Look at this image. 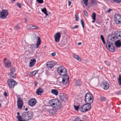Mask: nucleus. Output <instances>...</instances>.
Wrapping results in <instances>:
<instances>
[{"instance_id":"1","label":"nucleus","mask_w":121,"mask_h":121,"mask_svg":"<svg viewBox=\"0 0 121 121\" xmlns=\"http://www.w3.org/2000/svg\"><path fill=\"white\" fill-rule=\"evenodd\" d=\"M49 103L55 109H60L61 107V103L60 100L57 99H52L49 101Z\"/></svg>"},{"instance_id":"2","label":"nucleus","mask_w":121,"mask_h":121,"mask_svg":"<svg viewBox=\"0 0 121 121\" xmlns=\"http://www.w3.org/2000/svg\"><path fill=\"white\" fill-rule=\"evenodd\" d=\"M84 97V101L86 103H89L90 104L93 101V96L90 93H87L85 94Z\"/></svg>"},{"instance_id":"3","label":"nucleus","mask_w":121,"mask_h":121,"mask_svg":"<svg viewBox=\"0 0 121 121\" xmlns=\"http://www.w3.org/2000/svg\"><path fill=\"white\" fill-rule=\"evenodd\" d=\"M31 39L34 42H35L37 40L36 48H38L41 43V40L40 38L35 34H34L32 35V37L31 38Z\"/></svg>"},{"instance_id":"4","label":"nucleus","mask_w":121,"mask_h":121,"mask_svg":"<svg viewBox=\"0 0 121 121\" xmlns=\"http://www.w3.org/2000/svg\"><path fill=\"white\" fill-rule=\"evenodd\" d=\"M57 70L58 73L59 75H61L66 74L67 72L66 69L62 66H60L58 67Z\"/></svg>"},{"instance_id":"5","label":"nucleus","mask_w":121,"mask_h":121,"mask_svg":"<svg viewBox=\"0 0 121 121\" xmlns=\"http://www.w3.org/2000/svg\"><path fill=\"white\" fill-rule=\"evenodd\" d=\"M83 105L81 107V111L82 112H85L88 111L91 108V105L89 103H86Z\"/></svg>"},{"instance_id":"6","label":"nucleus","mask_w":121,"mask_h":121,"mask_svg":"<svg viewBox=\"0 0 121 121\" xmlns=\"http://www.w3.org/2000/svg\"><path fill=\"white\" fill-rule=\"evenodd\" d=\"M7 83L9 86L12 89L13 88L14 86L17 84V82L12 79H10L8 80Z\"/></svg>"},{"instance_id":"7","label":"nucleus","mask_w":121,"mask_h":121,"mask_svg":"<svg viewBox=\"0 0 121 121\" xmlns=\"http://www.w3.org/2000/svg\"><path fill=\"white\" fill-rule=\"evenodd\" d=\"M106 47L108 50L111 52H113L115 51V48L113 45L112 43H107Z\"/></svg>"},{"instance_id":"8","label":"nucleus","mask_w":121,"mask_h":121,"mask_svg":"<svg viewBox=\"0 0 121 121\" xmlns=\"http://www.w3.org/2000/svg\"><path fill=\"white\" fill-rule=\"evenodd\" d=\"M8 14V12L7 10L3 9L0 12V17L2 19H4L6 17Z\"/></svg>"},{"instance_id":"9","label":"nucleus","mask_w":121,"mask_h":121,"mask_svg":"<svg viewBox=\"0 0 121 121\" xmlns=\"http://www.w3.org/2000/svg\"><path fill=\"white\" fill-rule=\"evenodd\" d=\"M23 105V100L22 98L21 97H18L17 98V106L18 108L21 109Z\"/></svg>"},{"instance_id":"10","label":"nucleus","mask_w":121,"mask_h":121,"mask_svg":"<svg viewBox=\"0 0 121 121\" xmlns=\"http://www.w3.org/2000/svg\"><path fill=\"white\" fill-rule=\"evenodd\" d=\"M114 17V20L116 23L118 24H121V16L120 15H115Z\"/></svg>"},{"instance_id":"11","label":"nucleus","mask_w":121,"mask_h":121,"mask_svg":"<svg viewBox=\"0 0 121 121\" xmlns=\"http://www.w3.org/2000/svg\"><path fill=\"white\" fill-rule=\"evenodd\" d=\"M56 62L55 61H51L47 63L46 66L48 68L51 69L56 65Z\"/></svg>"},{"instance_id":"12","label":"nucleus","mask_w":121,"mask_h":121,"mask_svg":"<svg viewBox=\"0 0 121 121\" xmlns=\"http://www.w3.org/2000/svg\"><path fill=\"white\" fill-rule=\"evenodd\" d=\"M61 100L65 102H66L68 100V96L65 94L62 93L59 96Z\"/></svg>"},{"instance_id":"13","label":"nucleus","mask_w":121,"mask_h":121,"mask_svg":"<svg viewBox=\"0 0 121 121\" xmlns=\"http://www.w3.org/2000/svg\"><path fill=\"white\" fill-rule=\"evenodd\" d=\"M36 101L35 98H32L30 99L28 102V104L31 106L35 105L36 103Z\"/></svg>"},{"instance_id":"14","label":"nucleus","mask_w":121,"mask_h":121,"mask_svg":"<svg viewBox=\"0 0 121 121\" xmlns=\"http://www.w3.org/2000/svg\"><path fill=\"white\" fill-rule=\"evenodd\" d=\"M108 40L110 42H115L117 39L113 34L108 35L107 37Z\"/></svg>"},{"instance_id":"15","label":"nucleus","mask_w":121,"mask_h":121,"mask_svg":"<svg viewBox=\"0 0 121 121\" xmlns=\"http://www.w3.org/2000/svg\"><path fill=\"white\" fill-rule=\"evenodd\" d=\"M116 39H121V31H120L115 32L113 34Z\"/></svg>"},{"instance_id":"16","label":"nucleus","mask_w":121,"mask_h":121,"mask_svg":"<svg viewBox=\"0 0 121 121\" xmlns=\"http://www.w3.org/2000/svg\"><path fill=\"white\" fill-rule=\"evenodd\" d=\"M3 62L6 67L9 68L11 66V63L10 61L9 60H6V58H4Z\"/></svg>"},{"instance_id":"17","label":"nucleus","mask_w":121,"mask_h":121,"mask_svg":"<svg viewBox=\"0 0 121 121\" xmlns=\"http://www.w3.org/2000/svg\"><path fill=\"white\" fill-rule=\"evenodd\" d=\"M60 33L58 32L56 33L54 36L55 41L56 42H58L60 40Z\"/></svg>"},{"instance_id":"18","label":"nucleus","mask_w":121,"mask_h":121,"mask_svg":"<svg viewBox=\"0 0 121 121\" xmlns=\"http://www.w3.org/2000/svg\"><path fill=\"white\" fill-rule=\"evenodd\" d=\"M103 86L104 90H107L109 88V84L108 82L106 81L103 82Z\"/></svg>"},{"instance_id":"19","label":"nucleus","mask_w":121,"mask_h":121,"mask_svg":"<svg viewBox=\"0 0 121 121\" xmlns=\"http://www.w3.org/2000/svg\"><path fill=\"white\" fill-rule=\"evenodd\" d=\"M28 112H24L22 114V117L24 118L26 121L29 120L28 117Z\"/></svg>"},{"instance_id":"20","label":"nucleus","mask_w":121,"mask_h":121,"mask_svg":"<svg viewBox=\"0 0 121 121\" xmlns=\"http://www.w3.org/2000/svg\"><path fill=\"white\" fill-rule=\"evenodd\" d=\"M43 89L40 87L39 88L36 90V93L38 95H39L40 94L43 93Z\"/></svg>"},{"instance_id":"21","label":"nucleus","mask_w":121,"mask_h":121,"mask_svg":"<svg viewBox=\"0 0 121 121\" xmlns=\"http://www.w3.org/2000/svg\"><path fill=\"white\" fill-rule=\"evenodd\" d=\"M115 45L117 47H120L121 44L120 40H118L115 42Z\"/></svg>"},{"instance_id":"22","label":"nucleus","mask_w":121,"mask_h":121,"mask_svg":"<svg viewBox=\"0 0 121 121\" xmlns=\"http://www.w3.org/2000/svg\"><path fill=\"white\" fill-rule=\"evenodd\" d=\"M36 62V60L35 59H34L30 60V67H32L35 64Z\"/></svg>"},{"instance_id":"23","label":"nucleus","mask_w":121,"mask_h":121,"mask_svg":"<svg viewBox=\"0 0 121 121\" xmlns=\"http://www.w3.org/2000/svg\"><path fill=\"white\" fill-rule=\"evenodd\" d=\"M8 75L10 77L12 78H16V76L15 73L13 72H10L8 73Z\"/></svg>"},{"instance_id":"24","label":"nucleus","mask_w":121,"mask_h":121,"mask_svg":"<svg viewBox=\"0 0 121 121\" xmlns=\"http://www.w3.org/2000/svg\"><path fill=\"white\" fill-rule=\"evenodd\" d=\"M73 56L74 58L77 59V60L79 61H82V60L80 58L78 55L75 54H74L73 55Z\"/></svg>"},{"instance_id":"25","label":"nucleus","mask_w":121,"mask_h":121,"mask_svg":"<svg viewBox=\"0 0 121 121\" xmlns=\"http://www.w3.org/2000/svg\"><path fill=\"white\" fill-rule=\"evenodd\" d=\"M73 56L74 58L77 59V60L79 61H82V60L80 58L78 55L75 54H74L73 55Z\"/></svg>"},{"instance_id":"26","label":"nucleus","mask_w":121,"mask_h":121,"mask_svg":"<svg viewBox=\"0 0 121 121\" xmlns=\"http://www.w3.org/2000/svg\"><path fill=\"white\" fill-rule=\"evenodd\" d=\"M51 92L52 94L56 95H57L58 93V91L56 89H52Z\"/></svg>"},{"instance_id":"27","label":"nucleus","mask_w":121,"mask_h":121,"mask_svg":"<svg viewBox=\"0 0 121 121\" xmlns=\"http://www.w3.org/2000/svg\"><path fill=\"white\" fill-rule=\"evenodd\" d=\"M17 118L19 121H26V119L20 116H17Z\"/></svg>"},{"instance_id":"28","label":"nucleus","mask_w":121,"mask_h":121,"mask_svg":"<svg viewBox=\"0 0 121 121\" xmlns=\"http://www.w3.org/2000/svg\"><path fill=\"white\" fill-rule=\"evenodd\" d=\"M28 117L29 118V120L31 119L33 116V113H32L28 111Z\"/></svg>"},{"instance_id":"29","label":"nucleus","mask_w":121,"mask_h":121,"mask_svg":"<svg viewBox=\"0 0 121 121\" xmlns=\"http://www.w3.org/2000/svg\"><path fill=\"white\" fill-rule=\"evenodd\" d=\"M62 80L61 81L62 83L63 84L65 85H66L69 82V80H64V79H62Z\"/></svg>"},{"instance_id":"30","label":"nucleus","mask_w":121,"mask_h":121,"mask_svg":"<svg viewBox=\"0 0 121 121\" xmlns=\"http://www.w3.org/2000/svg\"><path fill=\"white\" fill-rule=\"evenodd\" d=\"M63 76L62 77V79H64V80H69V78L68 76L66 74H65L64 75H62Z\"/></svg>"},{"instance_id":"31","label":"nucleus","mask_w":121,"mask_h":121,"mask_svg":"<svg viewBox=\"0 0 121 121\" xmlns=\"http://www.w3.org/2000/svg\"><path fill=\"white\" fill-rule=\"evenodd\" d=\"M41 11L43 12L46 15L48 16V15L47 13V10L45 8H44L42 9H41Z\"/></svg>"},{"instance_id":"32","label":"nucleus","mask_w":121,"mask_h":121,"mask_svg":"<svg viewBox=\"0 0 121 121\" xmlns=\"http://www.w3.org/2000/svg\"><path fill=\"white\" fill-rule=\"evenodd\" d=\"M39 28L38 26H36L34 25H32L31 29L34 30L35 29H38Z\"/></svg>"},{"instance_id":"33","label":"nucleus","mask_w":121,"mask_h":121,"mask_svg":"<svg viewBox=\"0 0 121 121\" xmlns=\"http://www.w3.org/2000/svg\"><path fill=\"white\" fill-rule=\"evenodd\" d=\"M37 72L38 71H34L30 72V73L32 76H34L35 75L36 73H37Z\"/></svg>"},{"instance_id":"34","label":"nucleus","mask_w":121,"mask_h":121,"mask_svg":"<svg viewBox=\"0 0 121 121\" xmlns=\"http://www.w3.org/2000/svg\"><path fill=\"white\" fill-rule=\"evenodd\" d=\"M96 14L95 13H92V18L93 20H95Z\"/></svg>"},{"instance_id":"35","label":"nucleus","mask_w":121,"mask_h":121,"mask_svg":"<svg viewBox=\"0 0 121 121\" xmlns=\"http://www.w3.org/2000/svg\"><path fill=\"white\" fill-rule=\"evenodd\" d=\"M16 69L14 67H11L10 69V72L14 73Z\"/></svg>"},{"instance_id":"36","label":"nucleus","mask_w":121,"mask_h":121,"mask_svg":"<svg viewBox=\"0 0 121 121\" xmlns=\"http://www.w3.org/2000/svg\"><path fill=\"white\" fill-rule=\"evenodd\" d=\"M118 80L119 83V85H121V76L120 75L119 76L118 79Z\"/></svg>"},{"instance_id":"37","label":"nucleus","mask_w":121,"mask_h":121,"mask_svg":"<svg viewBox=\"0 0 121 121\" xmlns=\"http://www.w3.org/2000/svg\"><path fill=\"white\" fill-rule=\"evenodd\" d=\"M35 45H36V44H33L30 46V48L32 50L34 49L35 48H36V47H35Z\"/></svg>"},{"instance_id":"38","label":"nucleus","mask_w":121,"mask_h":121,"mask_svg":"<svg viewBox=\"0 0 121 121\" xmlns=\"http://www.w3.org/2000/svg\"><path fill=\"white\" fill-rule=\"evenodd\" d=\"M75 16V20L76 21H78L79 20V19L78 15L76 14Z\"/></svg>"},{"instance_id":"39","label":"nucleus","mask_w":121,"mask_h":121,"mask_svg":"<svg viewBox=\"0 0 121 121\" xmlns=\"http://www.w3.org/2000/svg\"><path fill=\"white\" fill-rule=\"evenodd\" d=\"M31 26H32V25H28L26 26V28L28 30H30V29H31Z\"/></svg>"},{"instance_id":"40","label":"nucleus","mask_w":121,"mask_h":121,"mask_svg":"<svg viewBox=\"0 0 121 121\" xmlns=\"http://www.w3.org/2000/svg\"><path fill=\"white\" fill-rule=\"evenodd\" d=\"M83 3L85 4L86 6L87 5V3L88 0H83Z\"/></svg>"},{"instance_id":"41","label":"nucleus","mask_w":121,"mask_h":121,"mask_svg":"<svg viewBox=\"0 0 121 121\" xmlns=\"http://www.w3.org/2000/svg\"><path fill=\"white\" fill-rule=\"evenodd\" d=\"M83 12H84V14L86 16V17H88V14L86 12V10H84L83 11Z\"/></svg>"},{"instance_id":"42","label":"nucleus","mask_w":121,"mask_h":121,"mask_svg":"<svg viewBox=\"0 0 121 121\" xmlns=\"http://www.w3.org/2000/svg\"><path fill=\"white\" fill-rule=\"evenodd\" d=\"M20 29V27L18 25H16L14 28L15 30H17Z\"/></svg>"},{"instance_id":"43","label":"nucleus","mask_w":121,"mask_h":121,"mask_svg":"<svg viewBox=\"0 0 121 121\" xmlns=\"http://www.w3.org/2000/svg\"><path fill=\"white\" fill-rule=\"evenodd\" d=\"M114 2L117 3H119L121 2V0H113Z\"/></svg>"},{"instance_id":"44","label":"nucleus","mask_w":121,"mask_h":121,"mask_svg":"<svg viewBox=\"0 0 121 121\" xmlns=\"http://www.w3.org/2000/svg\"><path fill=\"white\" fill-rule=\"evenodd\" d=\"M100 99L102 101H105L106 99L103 96L101 97Z\"/></svg>"},{"instance_id":"45","label":"nucleus","mask_w":121,"mask_h":121,"mask_svg":"<svg viewBox=\"0 0 121 121\" xmlns=\"http://www.w3.org/2000/svg\"><path fill=\"white\" fill-rule=\"evenodd\" d=\"M81 82L80 81H79L76 84V86H79L81 85Z\"/></svg>"},{"instance_id":"46","label":"nucleus","mask_w":121,"mask_h":121,"mask_svg":"<svg viewBox=\"0 0 121 121\" xmlns=\"http://www.w3.org/2000/svg\"><path fill=\"white\" fill-rule=\"evenodd\" d=\"M73 106L75 109L76 110L78 111L79 107V105L78 106H76L75 105H74Z\"/></svg>"},{"instance_id":"47","label":"nucleus","mask_w":121,"mask_h":121,"mask_svg":"<svg viewBox=\"0 0 121 121\" xmlns=\"http://www.w3.org/2000/svg\"><path fill=\"white\" fill-rule=\"evenodd\" d=\"M81 23L82 25V27L83 28H84V22L83 20L82 19H81L80 20Z\"/></svg>"},{"instance_id":"48","label":"nucleus","mask_w":121,"mask_h":121,"mask_svg":"<svg viewBox=\"0 0 121 121\" xmlns=\"http://www.w3.org/2000/svg\"><path fill=\"white\" fill-rule=\"evenodd\" d=\"M45 74L47 76H48L50 75V73L48 71H46L45 72Z\"/></svg>"},{"instance_id":"49","label":"nucleus","mask_w":121,"mask_h":121,"mask_svg":"<svg viewBox=\"0 0 121 121\" xmlns=\"http://www.w3.org/2000/svg\"><path fill=\"white\" fill-rule=\"evenodd\" d=\"M54 110H51L49 111V113H51V114L54 115L55 113V112H54Z\"/></svg>"},{"instance_id":"50","label":"nucleus","mask_w":121,"mask_h":121,"mask_svg":"<svg viewBox=\"0 0 121 121\" xmlns=\"http://www.w3.org/2000/svg\"><path fill=\"white\" fill-rule=\"evenodd\" d=\"M37 1L40 4H42L43 3V0H37Z\"/></svg>"},{"instance_id":"51","label":"nucleus","mask_w":121,"mask_h":121,"mask_svg":"<svg viewBox=\"0 0 121 121\" xmlns=\"http://www.w3.org/2000/svg\"><path fill=\"white\" fill-rule=\"evenodd\" d=\"M80 119L78 117H77L75 119L74 121H80Z\"/></svg>"},{"instance_id":"52","label":"nucleus","mask_w":121,"mask_h":121,"mask_svg":"<svg viewBox=\"0 0 121 121\" xmlns=\"http://www.w3.org/2000/svg\"><path fill=\"white\" fill-rule=\"evenodd\" d=\"M17 5L20 8H22L21 4L17 3Z\"/></svg>"},{"instance_id":"53","label":"nucleus","mask_w":121,"mask_h":121,"mask_svg":"<svg viewBox=\"0 0 121 121\" xmlns=\"http://www.w3.org/2000/svg\"><path fill=\"white\" fill-rule=\"evenodd\" d=\"M100 38L102 41L104 40V38L102 35H101L100 36Z\"/></svg>"},{"instance_id":"54","label":"nucleus","mask_w":121,"mask_h":121,"mask_svg":"<svg viewBox=\"0 0 121 121\" xmlns=\"http://www.w3.org/2000/svg\"><path fill=\"white\" fill-rule=\"evenodd\" d=\"M105 63L106 64L108 65V66H109L110 65V64L107 61H105Z\"/></svg>"},{"instance_id":"55","label":"nucleus","mask_w":121,"mask_h":121,"mask_svg":"<svg viewBox=\"0 0 121 121\" xmlns=\"http://www.w3.org/2000/svg\"><path fill=\"white\" fill-rule=\"evenodd\" d=\"M63 41L65 42V43H63V44L64 45H65L67 43V40L66 39L63 40Z\"/></svg>"},{"instance_id":"56","label":"nucleus","mask_w":121,"mask_h":121,"mask_svg":"<svg viewBox=\"0 0 121 121\" xmlns=\"http://www.w3.org/2000/svg\"><path fill=\"white\" fill-rule=\"evenodd\" d=\"M78 25H75V26H73L72 27V28L73 29H76V28H78Z\"/></svg>"},{"instance_id":"57","label":"nucleus","mask_w":121,"mask_h":121,"mask_svg":"<svg viewBox=\"0 0 121 121\" xmlns=\"http://www.w3.org/2000/svg\"><path fill=\"white\" fill-rule=\"evenodd\" d=\"M56 55V53L55 52H54L52 53L51 55L52 56H54Z\"/></svg>"},{"instance_id":"58","label":"nucleus","mask_w":121,"mask_h":121,"mask_svg":"<svg viewBox=\"0 0 121 121\" xmlns=\"http://www.w3.org/2000/svg\"><path fill=\"white\" fill-rule=\"evenodd\" d=\"M112 11V9L109 8V9L107 10V12H108V13H109V12H110V11Z\"/></svg>"},{"instance_id":"59","label":"nucleus","mask_w":121,"mask_h":121,"mask_svg":"<svg viewBox=\"0 0 121 121\" xmlns=\"http://www.w3.org/2000/svg\"><path fill=\"white\" fill-rule=\"evenodd\" d=\"M68 2V5L69 6L70 5L71 3V2L69 1Z\"/></svg>"},{"instance_id":"60","label":"nucleus","mask_w":121,"mask_h":121,"mask_svg":"<svg viewBox=\"0 0 121 121\" xmlns=\"http://www.w3.org/2000/svg\"><path fill=\"white\" fill-rule=\"evenodd\" d=\"M4 95L6 96H7V93L6 92H4Z\"/></svg>"},{"instance_id":"61","label":"nucleus","mask_w":121,"mask_h":121,"mask_svg":"<svg viewBox=\"0 0 121 121\" xmlns=\"http://www.w3.org/2000/svg\"><path fill=\"white\" fill-rule=\"evenodd\" d=\"M103 44L105 45L106 46V43L105 41H104V40L103 41H102Z\"/></svg>"},{"instance_id":"62","label":"nucleus","mask_w":121,"mask_h":121,"mask_svg":"<svg viewBox=\"0 0 121 121\" xmlns=\"http://www.w3.org/2000/svg\"><path fill=\"white\" fill-rule=\"evenodd\" d=\"M117 93L118 94H121V91H118V92H117Z\"/></svg>"},{"instance_id":"63","label":"nucleus","mask_w":121,"mask_h":121,"mask_svg":"<svg viewBox=\"0 0 121 121\" xmlns=\"http://www.w3.org/2000/svg\"><path fill=\"white\" fill-rule=\"evenodd\" d=\"M82 43L81 42H79L78 43V45H81L82 44Z\"/></svg>"},{"instance_id":"64","label":"nucleus","mask_w":121,"mask_h":121,"mask_svg":"<svg viewBox=\"0 0 121 121\" xmlns=\"http://www.w3.org/2000/svg\"><path fill=\"white\" fill-rule=\"evenodd\" d=\"M27 21V20L26 19L25 21V22H26Z\"/></svg>"}]
</instances>
